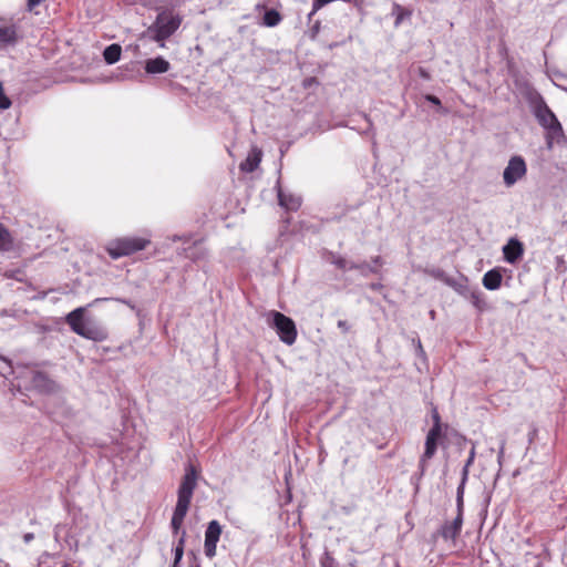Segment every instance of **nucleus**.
I'll list each match as a JSON object with an SVG mask.
<instances>
[{
    "label": "nucleus",
    "instance_id": "obj_2",
    "mask_svg": "<svg viewBox=\"0 0 567 567\" xmlns=\"http://www.w3.org/2000/svg\"><path fill=\"white\" fill-rule=\"evenodd\" d=\"M196 485L197 471L189 464L185 470V474L177 491V503L171 522L174 534H177L183 526Z\"/></svg>",
    "mask_w": 567,
    "mask_h": 567
},
{
    "label": "nucleus",
    "instance_id": "obj_13",
    "mask_svg": "<svg viewBox=\"0 0 567 567\" xmlns=\"http://www.w3.org/2000/svg\"><path fill=\"white\" fill-rule=\"evenodd\" d=\"M171 64L162 56L150 59L145 62V71L148 74H161L169 70Z\"/></svg>",
    "mask_w": 567,
    "mask_h": 567
},
{
    "label": "nucleus",
    "instance_id": "obj_15",
    "mask_svg": "<svg viewBox=\"0 0 567 567\" xmlns=\"http://www.w3.org/2000/svg\"><path fill=\"white\" fill-rule=\"evenodd\" d=\"M14 248V238L10 230L0 223V251L7 252Z\"/></svg>",
    "mask_w": 567,
    "mask_h": 567
},
{
    "label": "nucleus",
    "instance_id": "obj_3",
    "mask_svg": "<svg viewBox=\"0 0 567 567\" xmlns=\"http://www.w3.org/2000/svg\"><path fill=\"white\" fill-rule=\"evenodd\" d=\"M85 308L79 307L68 313L65 321L71 330L85 339L101 342L107 339L109 332L105 326L95 318L84 316Z\"/></svg>",
    "mask_w": 567,
    "mask_h": 567
},
{
    "label": "nucleus",
    "instance_id": "obj_16",
    "mask_svg": "<svg viewBox=\"0 0 567 567\" xmlns=\"http://www.w3.org/2000/svg\"><path fill=\"white\" fill-rule=\"evenodd\" d=\"M17 39V30L13 25L0 28V48L14 44Z\"/></svg>",
    "mask_w": 567,
    "mask_h": 567
},
{
    "label": "nucleus",
    "instance_id": "obj_34",
    "mask_svg": "<svg viewBox=\"0 0 567 567\" xmlns=\"http://www.w3.org/2000/svg\"><path fill=\"white\" fill-rule=\"evenodd\" d=\"M504 453H505V440H503L501 443V447L498 451V462H501L502 458L504 457Z\"/></svg>",
    "mask_w": 567,
    "mask_h": 567
},
{
    "label": "nucleus",
    "instance_id": "obj_35",
    "mask_svg": "<svg viewBox=\"0 0 567 567\" xmlns=\"http://www.w3.org/2000/svg\"><path fill=\"white\" fill-rule=\"evenodd\" d=\"M372 262H373V265H372V266L378 268V267H380V266L382 265V259H381V257H380V256H377V257H374V258L372 259Z\"/></svg>",
    "mask_w": 567,
    "mask_h": 567
},
{
    "label": "nucleus",
    "instance_id": "obj_20",
    "mask_svg": "<svg viewBox=\"0 0 567 567\" xmlns=\"http://www.w3.org/2000/svg\"><path fill=\"white\" fill-rule=\"evenodd\" d=\"M280 21H281V16L277 10H275V9L266 10L264 18H262L264 25L272 28V27L278 25L280 23Z\"/></svg>",
    "mask_w": 567,
    "mask_h": 567
},
{
    "label": "nucleus",
    "instance_id": "obj_1",
    "mask_svg": "<svg viewBox=\"0 0 567 567\" xmlns=\"http://www.w3.org/2000/svg\"><path fill=\"white\" fill-rule=\"evenodd\" d=\"M526 100L538 124L546 131V145L551 150L555 143L559 144L565 138L560 122L536 90L529 89Z\"/></svg>",
    "mask_w": 567,
    "mask_h": 567
},
{
    "label": "nucleus",
    "instance_id": "obj_24",
    "mask_svg": "<svg viewBox=\"0 0 567 567\" xmlns=\"http://www.w3.org/2000/svg\"><path fill=\"white\" fill-rule=\"evenodd\" d=\"M184 536H185V532H183V536L181 537L179 539V544L176 546L175 548V559H174V564H173V567H177L179 560L182 559L183 557V553H184V548H183V545H184Z\"/></svg>",
    "mask_w": 567,
    "mask_h": 567
},
{
    "label": "nucleus",
    "instance_id": "obj_38",
    "mask_svg": "<svg viewBox=\"0 0 567 567\" xmlns=\"http://www.w3.org/2000/svg\"><path fill=\"white\" fill-rule=\"evenodd\" d=\"M115 300H116V301H120V302H122V303H125V305H130V302H128V301L123 300V299H115Z\"/></svg>",
    "mask_w": 567,
    "mask_h": 567
},
{
    "label": "nucleus",
    "instance_id": "obj_27",
    "mask_svg": "<svg viewBox=\"0 0 567 567\" xmlns=\"http://www.w3.org/2000/svg\"><path fill=\"white\" fill-rule=\"evenodd\" d=\"M474 458H475V447L473 446L471 449V451H470L468 458H467V461L465 463V466L463 468L464 481H466V478H467L468 467L473 464Z\"/></svg>",
    "mask_w": 567,
    "mask_h": 567
},
{
    "label": "nucleus",
    "instance_id": "obj_14",
    "mask_svg": "<svg viewBox=\"0 0 567 567\" xmlns=\"http://www.w3.org/2000/svg\"><path fill=\"white\" fill-rule=\"evenodd\" d=\"M28 373L31 374L30 385L32 388L40 391H50L52 389V382L42 372L31 370Z\"/></svg>",
    "mask_w": 567,
    "mask_h": 567
},
{
    "label": "nucleus",
    "instance_id": "obj_23",
    "mask_svg": "<svg viewBox=\"0 0 567 567\" xmlns=\"http://www.w3.org/2000/svg\"><path fill=\"white\" fill-rule=\"evenodd\" d=\"M320 565L321 567H339V563L328 551L321 557Z\"/></svg>",
    "mask_w": 567,
    "mask_h": 567
},
{
    "label": "nucleus",
    "instance_id": "obj_10",
    "mask_svg": "<svg viewBox=\"0 0 567 567\" xmlns=\"http://www.w3.org/2000/svg\"><path fill=\"white\" fill-rule=\"evenodd\" d=\"M278 200L279 205L287 210H297L301 206V197L292 194L286 193L282 189H278Z\"/></svg>",
    "mask_w": 567,
    "mask_h": 567
},
{
    "label": "nucleus",
    "instance_id": "obj_36",
    "mask_svg": "<svg viewBox=\"0 0 567 567\" xmlns=\"http://www.w3.org/2000/svg\"><path fill=\"white\" fill-rule=\"evenodd\" d=\"M33 537H34V536H33V534H32V533H28V534H25V535L23 536V539H24V542H25V543H29V542H31V540L33 539Z\"/></svg>",
    "mask_w": 567,
    "mask_h": 567
},
{
    "label": "nucleus",
    "instance_id": "obj_11",
    "mask_svg": "<svg viewBox=\"0 0 567 567\" xmlns=\"http://www.w3.org/2000/svg\"><path fill=\"white\" fill-rule=\"evenodd\" d=\"M437 442H439V440L430 437V436H426L424 453L420 457V462H419V467H420L421 474H424L426 465H427V462L436 453Z\"/></svg>",
    "mask_w": 567,
    "mask_h": 567
},
{
    "label": "nucleus",
    "instance_id": "obj_37",
    "mask_svg": "<svg viewBox=\"0 0 567 567\" xmlns=\"http://www.w3.org/2000/svg\"><path fill=\"white\" fill-rule=\"evenodd\" d=\"M104 300H105V299L96 298V299L91 303V306H92V305H94V303H97V302L104 301Z\"/></svg>",
    "mask_w": 567,
    "mask_h": 567
},
{
    "label": "nucleus",
    "instance_id": "obj_9",
    "mask_svg": "<svg viewBox=\"0 0 567 567\" xmlns=\"http://www.w3.org/2000/svg\"><path fill=\"white\" fill-rule=\"evenodd\" d=\"M523 252V245L516 238H511L503 247L504 258L509 264L516 262L522 257Z\"/></svg>",
    "mask_w": 567,
    "mask_h": 567
},
{
    "label": "nucleus",
    "instance_id": "obj_32",
    "mask_svg": "<svg viewBox=\"0 0 567 567\" xmlns=\"http://www.w3.org/2000/svg\"><path fill=\"white\" fill-rule=\"evenodd\" d=\"M432 419H433V424H441V417H440V414H439L436 408H433V410H432Z\"/></svg>",
    "mask_w": 567,
    "mask_h": 567
},
{
    "label": "nucleus",
    "instance_id": "obj_30",
    "mask_svg": "<svg viewBox=\"0 0 567 567\" xmlns=\"http://www.w3.org/2000/svg\"><path fill=\"white\" fill-rule=\"evenodd\" d=\"M425 100L431 102L432 104L441 105L440 99L436 97L435 95L427 94V95H425Z\"/></svg>",
    "mask_w": 567,
    "mask_h": 567
},
{
    "label": "nucleus",
    "instance_id": "obj_19",
    "mask_svg": "<svg viewBox=\"0 0 567 567\" xmlns=\"http://www.w3.org/2000/svg\"><path fill=\"white\" fill-rule=\"evenodd\" d=\"M121 53V45L113 43L104 49L103 58L107 64H114L120 60Z\"/></svg>",
    "mask_w": 567,
    "mask_h": 567
},
{
    "label": "nucleus",
    "instance_id": "obj_18",
    "mask_svg": "<svg viewBox=\"0 0 567 567\" xmlns=\"http://www.w3.org/2000/svg\"><path fill=\"white\" fill-rule=\"evenodd\" d=\"M502 284V275L497 270H489L483 277V286L488 290H496Z\"/></svg>",
    "mask_w": 567,
    "mask_h": 567
},
{
    "label": "nucleus",
    "instance_id": "obj_12",
    "mask_svg": "<svg viewBox=\"0 0 567 567\" xmlns=\"http://www.w3.org/2000/svg\"><path fill=\"white\" fill-rule=\"evenodd\" d=\"M261 156H262L261 150L254 146L250 150V152L248 153L246 159L244 162H241V164L239 166L240 169L246 173L254 172L258 167V165L261 161Z\"/></svg>",
    "mask_w": 567,
    "mask_h": 567
},
{
    "label": "nucleus",
    "instance_id": "obj_21",
    "mask_svg": "<svg viewBox=\"0 0 567 567\" xmlns=\"http://www.w3.org/2000/svg\"><path fill=\"white\" fill-rule=\"evenodd\" d=\"M350 268L359 270V272L364 277H368L370 274L378 272L377 267H373L371 264L365 262V261L360 262V264H351Z\"/></svg>",
    "mask_w": 567,
    "mask_h": 567
},
{
    "label": "nucleus",
    "instance_id": "obj_8",
    "mask_svg": "<svg viewBox=\"0 0 567 567\" xmlns=\"http://www.w3.org/2000/svg\"><path fill=\"white\" fill-rule=\"evenodd\" d=\"M221 535V526L217 520H212L205 532L204 551L209 558L216 555L217 543Z\"/></svg>",
    "mask_w": 567,
    "mask_h": 567
},
{
    "label": "nucleus",
    "instance_id": "obj_25",
    "mask_svg": "<svg viewBox=\"0 0 567 567\" xmlns=\"http://www.w3.org/2000/svg\"><path fill=\"white\" fill-rule=\"evenodd\" d=\"M332 264H334L339 269L343 270V271H347V270H351L352 268H350V265L352 264L351 261H348L347 259L342 258V257H336L333 258L332 260Z\"/></svg>",
    "mask_w": 567,
    "mask_h": 567
},
{
    "label": "nucleus",
    "instance_id": "obj_4",
    "mask_svg": "<svg viewBox=\"0 0 567 567\" xmlns=\"http://www.w3.org/2000/svg\"><path fill=\"white\" fill-rule=\"evenodd\" d=\"M182 23V19L173 11H162L157 14L155 22L148 28L147 32L153 40L164 47V41L176 32Z\"/></svg>",
    "mask_w": 567,
    "mask_h": 567
},
{
    "label": "nucleus",
    "instance_id": "obj_5",
    "mask_svg": "<svg viewBox=\"0 0 567 567\" xmlns=\"http://www.w3.org/2000/svg\"><path fill=\"white\" fill-rule=\"evenodd\" d=\"M150 243L145 237H120L110 240L105 249L111 258L118 259L145 249Z\"/></svg>",
    "mask_w": 567,
    "mask_h": 567
},
{
    "label": "nucleus",
    "instance_id": "obj_26",
    "mask_svg": "<svg viewBox=\"0 0 567 567\" xmlns=\"http://www.w3.org/2000/svg\"><path fill=\"white\" fill-rule=\"evenodd\" d=\"M11 105V101L9 100V97L6 95L4 91H3V86L2 84L0 83V109L1 110H7L9 109Z\"/></svg>",
    "mask_w": 567,
    "mask_h": 567
},
{
    "label": "nucleus",
    "instance_id": "obj_22",
    "mask_svg": "<svg viewBox=\"0 0 567 567\" xmlns=\"http://www.w3.org/2000/svg\"><path fill=\"white\" fill-rule=\"evenodd\" d=\"M205 256H206L205 250L196 244H194L193 247H189L188 249H186V257L192 260H199V259L204 258Z\"/></svg>",
    "mask_w": 567,
    "mask_h": 567
},
{
    "label": "nucleus",
    "instance_id": "obj_31",
    "mask_svg": "<svg viewBox=\"0 0 567 567\" xmlns=\"http://www.w3.org/2000/svg\"><path fill=\"white\" fill-rule=\"evenodd\" d=\"M338 328L342 330V332L347 333L350 329L349 324L347 321L344 320H339L338 321Z\"/></svg>",
    "mask_w": 567,
    "mask_h": 567
},
{
    "label": "nucleus",
    "instance_id": "obj_28",
    "mask_svg": "<svg viewBox=\"0 0 567 567\" xmlns=\"http://www.w3.org/2000/svg\"><path fill=\"white\" fill-rule=\"evenodd\" d=\"M442 435V424H433V426L427 432L426 436L440 440Z\"/></svg>",
    "mask_w": 567,
    "mask_h": 567
},
{
    "label": "nucleus",
    "instance_id": "obj_7",
    "mask_svg": "<svg viewBox=\"0 0 567 567\" xmlns=\"http://www.w3.org/2000/svg\"><path fill=\"white\" fill-rule=\"evenodd\" d=\"M526 173L527 165L525 159L519 155L512 156L503 172V182L506 187H512L525 177Z\"/></svg>",
    "mask_w": 567,
    "mask_h": 567
},
{
    "label": "nucleus",
    "instance_id": "obj_17",
    "mask_svg": "<svg viewBox=\"0 0 567 567\" xmlns=\"http://www.w3.org/2000/svg\"><path fill=\"white\" fill-rule=\"evenodd\" d=\"M462 528V516L461 514L451 523L443 527L442 536L445 539H454L458 536Z\"/></svg>",
    "mask_w": 567,
    "mask_h": 567
},
{
    "label": "nucleus",
    "instance_id": "obj_29",
    "mask_svg": "<svg viewBox=\"0 0 567 567\" xmlns=\"http://www.w3.org/2000/svg\"><path fill=\"white\" fill-rule=\"evenodd\" d=\"M464 484H465V481L463 478L461 485L457 488V503H458V506H461V504H462V497H463V492H464Z\"/></svg>",
    "mask_w": 567,
    "mask_h": 567
},
{
    "label": "nucleus",
    "instance_id": "obj_33",
    "mask_svg": "<svg viewBox=\"0 0 567 567\" xmlns=\"http://www.w3.org/2000/svg\"><path fill=\"white\" fill-rule=\"evenodd\" d=\"M417 73L424 80H430V78H431L430 73L425 69H423V68H419L417 69Z\"/></svg>",
    "mask_w": 567,
    "mask_h": 567
},
{
    "label": "nucleus",
    "instance_id": "obj_39",
    "mask_svg": "<svg viewBox=\"0 0 567 567\" xmlns=\"http://www.w3.org/2000/svg\"><path fill=\"white\" fill-rule=\"evenodd\" d=\"M419 349L422 351V344L421 342L419 341V344H417Z\"/></svg>",
    "mask_w": 567,
    "mask_h": 567
},
{
    "label": "nucleus",
    "instance_id": "obj_6",
    "mask_svg": "<svg viewBox=\"0 0 567 567\" xmlns=\"http://www.w3.org/2000/svg\"><path fill=\"white\" fill-rule=\"evenodd\" d=\"M270 316L272 317L271 324L275 327L279 339L288 346L293 344L297 339V328L293 320L278 311H271Z\"/></svg>",
    "mask_w": 567,
    "mask_h": 567
}]
</instances>
